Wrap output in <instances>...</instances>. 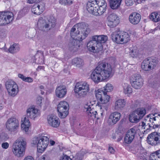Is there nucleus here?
Masks as SVG:
<instances>
[{
	"label": "nucleus",
	"instance_id": "34",
	"mask_svg": "<svg viewBox=\"0 0 160 160\" xmlns=\"http://www.w3.org/2000/svg\"><path fill=\"white\" fill-rule=\"evenodd\" d=\"M150 18L154 22H158L160 21V13L156 12H152L150 15Z\"/></svg>",
	"mask_w": 160,
	"mask_h": 160
},
{
	"label": "nucleus",
	"instance_id": "47",
	"mask_svg": "<svg viewBox=\"0 0 160 160\" xmlns=\"http://www.w3.org/2000/svg\"><path fill=\"white\" fill-rule=\"evenodd\" d=\"M132 103L131 105V107L132 108H134L137 107L139 104V102L138 100H135L134 102L133 101H131Z\"/></svg>",
	"mask_w": 160,
	"mask_h": 160
},
{
	"label": "nucleus",
	"instance_id": "54",
	"mask_svg": "<svg viewBox=\"0 0 160 160\" xmlns=\"http://www.w3.org/2000/svg\"><path fill=\"white\" fill-rule=\"evenodd\" d=\"M32 12L34 14H36L37 15H39L41 14L43 12L42 11H32Z\"/></svg>",
	"mask_w": 160,
	"mask_h": 160
},
{
	"label": "nucleus",
	"instance_id": "16",
	"mask_svg": "<svg viewBox=\"0 0 160 160\" xmlns=\"http://www.w3.org/2000/svg\"><path fill=\"white\" fill-rule=\"evenodd\" d=\"M148 143L152 145H156L160 143V133L153 132L149 134L147 138Z\"/></svg>",
	"mask_w": 160,
	"mask_h": 160
},
{
	"label": "nucleus",
	"instance_id": "9",
	"mask_svg": "<svg viewBox=\"0 0 160 160\" xmlns=\"http://www.w3.org/2000/svg\"><path fill=\"white\" fill-rule=\"evenodd\" d=\"M69 106L68 103L65 101L60 102L58 105V115L61 118H65L68 114Z\"/></svg>",
	"mask_w": 160,
	"mask_h": 160
},
{
	"label": "nucleus",
	"instance_id": "49",
	"mask_svg": "<svg viewBox=\"0 0 160 160\" xmlns=\"http://www.w3.org/2000/svg\"><path fill=\"white\" fill-rule=\"evenodd\" d=\"M92 2L93 3H95L98 5L102 3L105 2L104 0H92Z\"/></svg>",
	"mask_w": 160,
	"mask_h": 160
},
{
	"label": "nucleus",
	"instance_id": "48",
	"mask_svg": "<svg viewBox=\"0 0 160 160\" xmlns=\"http://www.w3.org/2000/svg\"><path fill=\"white\" fill-rule=\"evenodd\" d=\"M134 2H137L135 0H126L125 4L127 6H131L132 5Z\"/></svg>",
	"mask_w": 160,
	"mask_h": 160
},
{
	"label": "nucleus",
	"instance_id": "58",
	"mask_svg": "<svg viewBox=\"0 0 160 160\" xmlns=\"http://www.w3.org/2000/svg\"><path fill=\"white\" fill-rule=\"evenodd\" d=\"M62 160H72V159L68 156L65 155L63 157Z\"/></svg>",
	"mask_w": 160,
	"mask_h": 160
},
{
	"label": "nucleus",
	"instance_id": "21",
	"mask_svg": "<svg viewBox=\"0 0 160 160\" xmlns=\"http://www.w3.org/2000/svg\"><path fill=\"white\" fill-rule=\"evenodd\" d=\"M121 116L120 113L118 112L112 113L109 116L108 123L111 125L116 124L120 120Z\"/></svg>",
	"mask_w": 160,
	"mask_h": 160
},
{
	"label": "nucleus",
	"instance_id": "29",
	"mask_svg": "<svg viewBox=\"0 0 160 160\" xmlns=\"http://www.w3.org/2000/svg\"><path fill=\"white\" fill-rule=\"evenodd\" d=\"M30 126V122L29 120L26 117H24L22 123L21 124L22 129L26 132H28Z\"/></svg>",
	"mask_w": 160,
	"mask_h": 160
},
{
	"label": "nucleus",
	"instance_id": "37",
	"mask_svg": "<svg viewBox=\"0 0 160 160\" xmlns=\"http://www.w3.org/2000/svg\"><path fill=\"white\" fill-rule=\"evenodd\" d=\"M154 117V124H155V128L160 127V114H156Z\"/></svg>",
	"mask_w": 160,
	"mask_h": 160
},
{
	"label": "nucleus",
	"instance_id": "14",
	"mask_svg": "<svg viewBox=\"0 0 160 160\" xmlns=\"http://www.w3.org/2000/svg\"><path fill=\"white\" fill-rule=\"evenodd\" d=\"M143 80L139 74H134L131 78V84L132 86L136 89H139L143 84Z\"/></svg>",
	"mask_w": 160,
	"mask_h": 160
},
{
	"label": "nucleus",
	"instance_id": "13",
	"mask_svg": "<svg viewBox=\"0 0 160 160\" xmlns=\"http://www.w3.org/2000/svg\"><path fill=\"white\" fill-rule=\"evenodd\" d=\"M157 60L152 59H146L141 64V68L145 71H148L153 69L156 67L158 63Z\"/></svg>",
	"mask_w": 160,
	"mask_h": 160
},
{
	"label": "nucleus",
	"instance_id": "41",
	"mask_svg": "<svg viewBox=\"0 0 160 160\" xmlns=\"http://www.w3.org/2000/svg\"><path fill=\"white\" fill-rule=\"evenodd\" d=\"M90 13H91L92 15L97 16L101 15L104 12L103 11H88Z\"/></svg>",
	"mask_w": 160,
	"mask_h": 160
},
{
	"label": "nucleus",
	"instance_id": "40",
	"mask_svg": "<svg viewBox=\"0 0 160 160\" xmlns=\"http://www.w3.org/2000/svg\"><path fill=\"white\" fill-rule=\"evenodd\" d=\"M145 152L143 150H140L139 152L137 154V157L138 158L142 159L143 160H146L145 155H146L145 153Z\"/></svg>",
	"mask_w": 160,
	"mask_h": 160
},
{
	"label": "nucleus",
	"instance_id": "36",
	"mask_svg": "<svg viewBox=\"0 0 160 160\" xmlns=\"http://www.w3.org/2000/svg\"><path fill=\"white\" fill-rule=\"evenodd\" d=\"M73 64L76 65L77 67H80L83 63V60L80 58H76L72 59V61Z\"/></svg>",
	"mask_w": 160,
	"mask_h": 160
},
{
	"label": "nucleus",
	"instance_id": "35",
	"mask_svg": "<svg viewBox=\"0 0 160 160\" xmlns=\"http://www.w3.org/2000/svg\"><path fill=\"white\" fill-rule=\"evenodd\" d=\"M149 160H160V149L151 154Z\"/></svg>",
	"mask_w": 160,
	"mask_h": 160
},
{
	"label": "nucleus",
	"instance_id": "22",
	"mask_svg": "<svg viewBox=\"0 0 160 160\" xmlns=\"http://www.w3.org/2000/svg\"><path fill=\"white\" fill-rule=\"evenodd\" d=\"M141 19V15L136 12L132 13L129 17V22L133 25L138 24L139 22Z\"/></svg>",
	"mask_w": 160,
	"mask_h": 160
},
{
	"label": "nucleus",
	"instance_id": "32",
	"mask_svg": "<svg viewBox=\"0 0 160 160\" xmlns=\"http://www.w3.org/2000/svg\"><path fill=\"white\" fill-rule=\"evenodd\" d=\"M129 121L132 123H137L138 122L140 119L137 115V114L133 111L129 116Z\"/></svg>",
	"mask_w": 160,
	"mask_h": 160
},
{
	"label": "nucleus",
	"instance_id": "38",
	"mask_svg": "<svg viewBox=\"0 0 160 160\" xmlns=\"http://www.w3.org/2000/svg\"><path fill=\"white\" fill-rule=\"evenodd\" d=\"M18 76L19 78L24 82H33V79L31 77H26L22 74L20 73L18 74Z\"/></svg>",
	"mask_w": 160,
	"mask_h": 160
},
{
	"label": "nucleus",
	"instance_id": "64",
	"mask_svg": "<svg viewBox=\"0 0 160 160\" xmlns=\"http://www.w3.org/2000/svg\"><path fill=\"white\" fill-rule=\"evenodd\" d=\"M43 68V67L42 66H38L37 68V70H41Z\"/></svg>",
	"mask_w": 160,
	"mask_h": 160
},
{
	"label": "nucleus",
	"instance_id": "46",
	"mask_svg": "<svg viewBox=\"0 0 160 160\" xmlns=\"http://www.w3.org/2000/svg\"><path fill=\"white\" fill-rule=\"evenodd\" d=\"M98 6L99 7V10H105L107 9V4L105 2L100 3Z\"/></svg>",
	"mask_w": 160,
	"mask_h": 160
},
{
	"label": "nucleus",
	"instance_id": "42",
	"mask_svg": "<svg viewBox=\"0 0 160 160\" xmlns=\"http://www.w3.org/2000/svg\"><path fill=\"white\" fill-rule=\"evenodd\" d=\"M73 0H60L59 3L62 5H70L73 3Z\"/></svg>",
	"mask_w": 160,
	"mask_h": 160
},
{
	"label": "nucleus",
	"instance_id": "52",
	"mask_svg": "<svg viewBox=\"0 0 160 160\" xmlns=\"http://www.w3.org/2000/svg\"><path fill=\"white\" fill-rule=\"evenodd\" d=\"M9 144L7 142H3L2 144V147L5 149H7L9 147Z\"/></svg>",
	"mask_w": 160,
	"mask_h": 160
},
{
	"label": "nucleus",
	"instance_id": "8",
	"mask_svg": "<svg viewBox=\"0 0 160 160\" xmlns=\"http://www.w3.org/2000/svg\"><path fill=\"white\" fill-rule=\"evenodd\" d=\"M5 86L9 95L12 96H15L18 91V86L16 83L12 80L6 82Z\"/></svg>",
	"mask_w": 160,
	"mask_h": 160
},
{
	"label": "nucleus",
	"instance_id": "7",
	"mask_svg": "<svg viewBox=\"0 0 160 160\" xmlns=\"http://www.w3.org/2000/svg\"><path fill=\"white\" fill-rule=\"evenodd\" d=\"M111 36L112 40L118 43H127L130 40L129 35L126 32H114Z\"/></svg>",
	"mask_w": 160,
	"mask_h": 160
},
{
	"label": "nucleus",
	"instance_id": "31",
	"mask_svg": "<svg viewBox=\"0 0 160 160\" xmlns=\"http://www.w3.org/2000/svg\"><path fill=\"white\" fill-rule=\"evenodd\" d=\"M137 115L141 119L146 114V110L143 108H138L135 110L134 111Z\"/></svg>",
	"mask_w": 160,
	"mask_h": 160
},
{
	"label": "nucleus",
	"instance_id": "4",
	"mask_svg": "<svg viewBox=\"0 0 160 160\" xmlns=\"http://www.w3.org/2000/svg\"><path fill=\"white\" fill-rule=\"evenodd\" d=\"M49 142V138L44 136L34 137L32 139V144L37 146L38 152H43L47 147Z\"/></svg>",
	"mask_w": 160,
	"mask_h": 160
},
{
	"label": "nucleus",
	"instance_id": "61",
	"mask_svg": "<svg viewBox=\"0 0 160 160\" xmlns=\"http://www.w3.org/2000/svg\"><path fill=\"white\" fill-rule=\"evenodd\" d=\"M49 143L51 146H53L55 144V142L52 140H50Z\"/></svg>",
	"mask_w": 160,
	"mask_h": 160
},
{
	"label": "nucleus",
	"instance_id": "53",
	"mask_svg": "<svg viewBox=\"0 0 160 160\" xmlns=\"http://www.w3.org/2000/svg\"><path fill=\"white\" fill-rule=\"evenodd\" d=\"M9 136L7 134H4L2 137V140L4 141L7 140Z\"/></svg>",
	"mask_w": 160,
	"mask_h": 160
},
{
	"label": "nucleus",
	"instance_id": "55",
	"mask_svg": "<svg viewBox=\"0 0 160 160\" xmlns=\"http://www.w3.org/2000/svg\"><path fill=\"white\" fill-rule=\"evenodd\" d=\"M41 0H28V3L32 4L33 3L38 2H40Z\"/></svg>",
	"mask_w": 160,
	"mask_h": 160
},
{
	"label": "nucleus",
	"instance_id": "51",
	"mask_svg": "<svg viewBox=\"0 0 160 160\" xmlns=\"http://www.w3.org/2000/svg\"><path fill=\"white\" fill-rule=\"evenodd\" d=\"M37 8L38 9H42V10L44 8V7H42V6H41L40 5L38 4H35L33 7L32 8V9H36V8Z\"/></svg>",
	"mask_w": 160,
	"mask_h": 160
},
{
	"label": "nucleus",
	"instance_id": "60",
	"mask_svg": "<svg viewBox=\"0 0 160 160\" xmlns=\"http://www.w3.org/2000/svg\"><path fill=\"white\" fill-rule=\"evenodd\" d=\"M148 125L147 124V125H146L145 127H144L143 128L144 129H146V131H148L151 128H149L148 127Z\"/></svg>",
	"mask_w": 160,
	"mask_h": 160
},
{
	"label": "nucleus",
	"instance_id": "45",
	"mask_svg": "<svg viewBox=\"0 0 160 160\" xmlns=\"http://www.w3.org/2000/svg\"><path fill=\"white\" fill-rule=\"evenodd\" d=\"M159 6V4L157 2H154L148 4V7L150 8L151 9H157Z\"/></svg>",
	"mask_w": 160,
	"mask_h": 160
},
{
	"label": "nucleus",
	"instance_id": "15",
	"mask_svg": "<svg viewBox=\"0 0 160 160\" xmlns=\"http://www.w3.org/2000/svg\"><path fill=\"white\" fill-rule=\"evenodd\" d=\"M137 131L133 127L128 130L126 133L124 138V142L126 144H131L135 138Z\"/></svg>",
	"mask_w": 160,
	"mask_h": 160
},
{
	"label": "nucleus",
	"instance_id": "26",
	"mask_svg": "<svg viewBox=\"0 0 160 160\" xmlns=\"http://www.w3.org/2000/svg\"><path fill=\"white\" fill-rule=\"evenodd\" d=\"M130 55L133 58H140L141 54L139 52L138 48L135 46H132L130 49Z\"/></svg>",
	"mask_w": 160,
	"mask_h": 160
},
{
	"label": "nucleus",
	"instance_id": "33",
	"mask_svg": "<svg viewBox=\"0 0 160 160\" xmlns=\"http://www.w3.org/2000/svg\"><path fill=\"white\" fill-rule=\"evenodd\" d=\"M122 0H110V6L112 9H116L120 5Z\"/></svg>",
	"mask_w": 160,
	"mask_h": 160
},
{
	"label": "nucleus",
	"instance_id": "12",
	"mask_svg": "<svg viewBox=\"0 0 160 160\" xmlns=\"http://www.w3.org/2000/svg\"><path fill=\"white\" fill-rule=\"evenodd\" d=\"M87 46L89 51L93 53H98L103 50L102 44L97 43L96 41L92 39L87 43Z\"/></svg>",
	"mask_w": 160,
	"mask_h": 160
},
{
	"label": "nucleus",
	"instance_id": "3",
	"mask_svg": "<svg viewBox=\"0 0 160 160\" xmlns=\"http://www.w3.org/2000/svg\"><path fill=\"white\" fill-rule=\"evenodd\" d=\"M81 25V24L78 23L75 25L71 29L70 32V35L71 37L73 39L72 41L69 44L70 49V50H75V48H78L79 47L78 45V42H79L80 36H78L80 34V29L79 26Z\"/></svg>",
	"mask_w": 160,
	"mask_h": 160
},
{
	"label": "nucleus",
	"instance_id": "20",
	"mask_svg": "<svg viewBox=\"0 0 160 160\" xmlns=\"http://www.w3.org/2000/svg\"><path fill=\"white\" fill-rule=\"evenodd\" d=\"M88 115L90 117H93L94 118H98L97 117V112L92 108V104L91 102H87L84 106V109Z\"/></svg>",
	"mask_w": 160,
	"mask_h": 160
},
{
	"label": "nucleus",
	"instance_id": "28",
	"mask_svg": "<svg viewBox=\"0 0 160 160\" xmlns=\"http://www.w3.org/2000/svg\"><path fill=\"white\" fill-rule=\"evenodd\" d=\"M123 92L128 96L130 97L132 92V89L131 86L127 83L123 84Z\"/></svg>",
	"mask_w": 160,
	"mask_h": 160
},
{
	"label": "nucleus",
	"instance_id": "24",
	"mask_svg": "<svg viewBox=\"0 0 160 160\" xmlns=\"http://www.w3.org/2000/svg\"><path fill=\"white\" fill-rule=\"evenodd\" d=\"M126 101L124 99H118L115 102L114 109L117 111L122 110L125 107Z\"/></svg>",
	"mask_w": 160,
	"mask_h": 160
},
{
	"label": "nucleus",
	"instance_id": "25",
	"mask_svg": "<svg viewBox=\"0 0 160 160\" xmlns=\"http://www.w3.org/2000/svg\"><path fill=\"white\" fill-rule=\"evenodd\" d=\"M48 23H44L45 22L44 20H42V22H43V27L45 28L49 27V26H51V27H54L55 25L56 19L55 18L52 16H50L47 18Z\"/></svg>",
	"mask_w": 160,
	"mask_h": 160
},
{
	"label": "nucleus",
	"instance_id": "57",
	"mask_svg": "<svg viewBox=\"0 0 160 160\" xmlns=\"http://www.w3.org/2000/svg\"><path fill=\"white\" fill-rule=\"evenodd\" d=\"M109 152L112 154H113L115 152L114 149L112 147H109L108 148Z\"/></svg>",
	"mask_w": 160,
	"mask_h": 160
},
{
	"label": "nucleus",
	"instance_id": "59",
	"mask_svg": "<svg viewBox=\"0 0 160 160\" xmlns=\"http://www.w3.org/2000/svg\"><path fill=\"white\" fill-rule=\"evenodd\" d=\"M47 158V155H43L41 157V158L40 159V160H47L46 158Z\"/></svg>",
	"mask_w": 160,
	"mask_h": 160
},
{
	"label": "nucleus",
	"instance_id": "17",
	"mask_svg": "<svg viewBox=\"0 0 160 160\" xmlns=\"http://www.w3.org/2000/svg\"><path fill=\"white\" fill-rule=\"evenodd\" d=\"M108 25L111 28L116 27L119 23V18L116 14L112 13L108 18Z\"/></svg>",
	"mask_w": 160,
	"mask_h": 160
},
{
	"label": "nucleus",
	"instance_id": "10",
	"mask_svg": "<svg viewBox=\"0 0 160 160\" xmlns=\"http://www.w3.org/2000/svg\"><path fill=\"white\" fill-rule=\"evenodd\" d=\"M7 129L11 132H14L16 131L19 127L18 120L16 118L11 117L8 118L5 123Z\"/></svg>",
	"mask_w": 160,
	"mask_h": 160
},
{
	"label": "nucleus",
	"instance_id": "30",
	"mask_svg": "<svg viewBox=\"0 0 160 160\" xmlns=\"http://www.w3.org/2000/svg\"><path fill=\"white\" fill-rule=\"evenodd\" d=\"M20 46L18 44L14 43L10 45L8 51L10 53L14 54L18 52L20 50Z\"/></svg>",
	"mask_w": 160,
	"mask_h": 160
},
{
	"label": "nucleus",
	"instance_id": "19",
	"mask_svg": "<svg viewBox=\"0 0 160 160\" xmlns=\"http://www.w3.org/2000/svg\"><path fill=\"white\" fill-rule=\"evenodd\" d=\"M48 123L54 128L58 127L60 124V121L58 118L52 115H49L47 118Z\"/></svg>",
	"mask_w": 160,
	"mask_h": 160
},
{
	"label": "nucleus",
	"instance_id": "56",
	"mask_svg": "<svg viewBox=\"0 0 160 160\" xmlns=\"http://www.w3.org/2000/svg\"><path fill=\"white\" fill-rule=\"evenodd\" d=\"M23 160H34V159L33 157L29 156L25 157Z\"/></svg>",
	"mask_w": 160,
	"mask_h": 160
},
{
	"label": "nucleus",
	"instance_id": "6",
	"mask_svg": "<svg viewBox=\"0 0 160 160\" xmlns=\"http://www.w3.org/2000/svg\"><path fill=\"white\" fill-rule=\"evenodd\" d=\"M74 90L79 97H84L89 92V85L85 82H78L76 84Z\"/></svg>",
	"mask_w": 160,
	"mask_h": 160
},
{
	"label": "nucleus",
	"instance_id": "27",
	"mask_svg": "<svg viewBox=\"0 0 160 160\" xmlns=\"http://www.w3.org/2000/svg\"><path fill=\"white\" fill-rule=\"evenodd\" d=\"M92 39L96 41L97 43H100L102 44V43L105 42L107 40L108 37L104 35H96L93 36Z\"/></svg>",
	"mask_w": 160,
	"mask_h": 160
},
{
	"label": "nucleus",
	"instance_id": "1",
	"mask_svg": "<svg viewBox=\"0 0 160 160\" xmlns=\"http://www.w3.org/2000/svg\"><path fill=\"white\" fill-rule=\"evenodd\" d=\"M112 75V68L110 64L102 61L98 63L91 74V79L95 82L108 79Z\"/></svg>",
	"mask_w": 160,
	"mask_h": 160
},
{
	"label": "nucleus",
	"instance_id": "2",
	"mask_svg": "<svg viewBox=\"0 0 160 160\" xmlns=\"http://www.w3.org/2000/svg\"><path fill=\"white\" fill-rule=\"evenodd\" d=\"M95 93L100 109H104L107 110L108 108L107 103L110 101V96L107 95L105 92H103V90L101 89H98L96 91Z\"/></svg>",
	"mask_w": 160,
	"mask_h": 160
},
{
	"label": "nucleus",
	"instance_id": "23",
	"mask_svg": "<svg viewBox=\"0 0 160 160\" xmlns=\"http://www.w3.org/2000/svg\"><path fill=\"white\" fill-rule=\"evenodd\" d=\"M67 89L65 86H60L57 87L55 90L56 95L59 98H64L66 94Z\"/></svg>",
	"mask_w": 160,
	"mask_h": 160
},
{
	"label": "nucleus",
	"instance_id": "5",
	"mask_svg": "<svg viewBox=\"0 0 160 160\" xmlns=\"http://www.w3.org/2000/svg\"><path fill=\"white\" fill-rule=\"evenodd\" d=\"M26 142L22 140L18 139L13 143L12 149L13 153L17 157L24 156L25 150Z\"/></svg>",
	"mask_w": 160,
	"mask_h": 160
},
{
	"label": "nucleus",
	"instance_id": "50",
	"mask_svg": "<svg viewBox=\"0 0 160 160\" xmlns=\"http://www.w3.org/2000/svg\"><path fill=\"white\" fill-rule=\"evenodd\" d=\"M87 10H94V8L91 5V3H89L86 6Z\"/></svg>",
	"mask_w": 160,
	"mask_h": 160
},
{
	"label": "nucleus",
	"instance_id": "43",
	"mask_svg": "<svg viewBox=\"0 0 160 160\" xmlns=\"http://www.w3.org/2000/svg\"><path fill=\"white\" fill-rule=\"evenodd\" d=\"M149 122H150V123H147V124L148 125V126L149 128H155V124H154V117L153 118H150L149 119Z\"/></svg>",
	"mask_w": 160,
	"mask_h": 160
},
{
	"label": "nucleus",
	"instance_id": "39",
	"mask_svg": "<svg viewBox=\"0 0 160 160\" xmlns=\"http://www.w3.org/2000/svg\"><path fill=\"white\" fill-rule=\"evenodd\" d=\"M101 89L103 90V92H105L107 94V92H110L112 90L113 87L111 84L108 83L103 88H101Z\"/></svg>",
	"mask_w": 160,
	"mask_h": 160
},
{
	"label": "nucleus",
	"instance_id": "62",
	"mask_svg": "<svg viewBox=\"0 0 160 160\" xmlns=\"http://www.w3.org/2000/svg\"><path fill=\"white\" fill-rule=\"evenodd\" d=\"M148 5H146L143 8V9H150V8H148Z\"/></svg>",
	"mask_w": 160,
	"mask_h": 160
},
{
	"label": "nucleus",
	"instance_id": "11",
	"mask_svg": "<svg viewBox=\"0 0 160 160\" xmlns=\"http://www.w3.org/2000/svg\"><path fill=\"white\" fill-rule=\"evenodd\" d=\"M1 23L2 25H5L12 22L14 18V15L12 12L8 11L0 12Z\"/></svg>",
	"mask_w": 160,
	"mask_h": 160
},
{
	"label": "nucleus",
	"instance_id": "18",
	"mask_svg": "<svg viewBox=\"0 0 160 160\" xmlns=\"http://www.w3.org/2000/svg\"><path fill=\"white\" fill-rule=\"evenodd\" d=\"M40 114V110L33 107L29 108L27 110V117L33 119L39 116Z\"/></svg>",
	"mask_w": 160,
	"mask_h": 160
},
{
	"label": "nucleus",
	"instance_id": "63",
	"mask_svg": "<svg viewBox=\"0 0 160 160\" xmlns=\"http://www.w3.org/2000/svg\"><path fill=\"white\" fill-rule=\"evenodd\" d=\"M146 125V123H145L143 122H142L141 126H142V128H143V127H145V126Z\"/></svg>",
	"mask_w": 160,
	"mask_h": 160
},
{
	"label": "nucleus",
	"instance_id": "44",
	"mask_svg": "<svg viewBox=\"0 0 160 160\" xmlns=\"http://www.w3.org/2000/svg\"><path fill=\"white\" fill-rule=\"evenodd\" d=\"M84 32V33H83V35H81V37L80 38V40L81 41L83 39L85 38L87 36V35L90 32V30L89 28H86L85 31L84 30L83 31Z\"/></svg>",
	"mask_w": 160,
	"mask_h": 160
}]
</instances>
